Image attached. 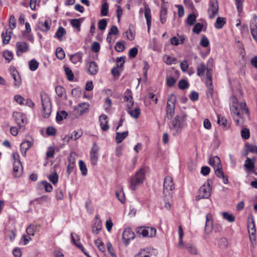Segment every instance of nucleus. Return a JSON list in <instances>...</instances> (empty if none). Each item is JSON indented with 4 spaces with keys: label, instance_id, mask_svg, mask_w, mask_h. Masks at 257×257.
<instances>
[{
    "label": "nucleus",
    "instance_id": "26",
    "mask_svg": "<svg viewBox=\"0 0 257 257\" xmlns=\"http://www.w3.org/2000/svg\"><path fill=\"white\" fill-rule=\"evenodd\" d=\"M51 23L48 20H46L44 22H40L38 28L41 31L47 32L50 29Z\"/></svg>",
    "mask_w": 257,
    "mask_h": 257
},
{
    "label": "nucleus",
    "instance_id": "63",
    "mask_svg": "<svg viewBox=\"0 0 257 257\" xmlns=\"http://www.w3.org/2000/svg\"><path fill=\"white\" fill-rule=\"evenodd\" d=\"M107 26V21L105 19H103L99 21L98 27L100 30H104Z\"/></svg>",
    "mask_w": 257,
    "mask_h": 257
},
{
    "label": "nucleus",
    "instance_id": "6",
    "mask_svg": "<svg viewBox=\"0 0 257 257\" xmlns=\"http://www.w3.org/2000/svg\"><path fill=\"white\" fill-rule=\"evenodd\" d=\"M14 117L20 132H23L25 129V125L27 123V118L26 114L21 112L16 111L13 113Z\"/></svg>",
    "mask_w": 257,
    "mask_h": 257
},
{
    "label": "nucleus",
    "instance_id": "15",
    "mask_svg": "<svg viewBox=\"0 0 257 257\" xmlns=\"http://www.w3.org/2000/svg\"><path fill=\"white\" fill-rule=\"evenodd\" d=\"M145 17L147 21L148 32L149 33L151 26L152 16L151 9L147 4L145 5Z\"/></svg>",
    "mask_w": 257,
    "mask_h": 257
},
{
    "label": "nucleus",
    "instance_id": "28",
    "mask_svg": "<svg viewBox=\"0 0 257 257\" xmlns=\"http://www.w3.org/2000/svg\"><path fill=\"white\" fill-rule=\"evenodd\" d=\"M75 166V159L70 155L68 158V164L67 166V172L70 175L74 170Z\"/></svg>",
    "mask_w": 257,
    "mask_h": 257
},
{
    "label": "nucleus",
    "instance_id": "37",
    "mask_svg": "<svg viewBox=\"0 0 257 257\" xmlns=\"http://www.w3.org/2000/svg\"><path fill=\"white\" fill-rule=\"evenodd\" d=\"M71 236L72 239V241L73 243L79 248L84 253V252H86L85 251V248L83 247V245L81 243H77L75 237L77 238V240H79V236L76 234H74L73 233H71Z\"/></svg>",
    "mask_w": 257,
    "mask_h": 257
},
{
    "label": "nucleus",
    "instance_id": "61",
    "mask_svg": "<svg viewBox=\"0 0 257 257\" xmlns=\"http://www.w3.org/2000/svg\"><path fill=\"white\" fill-rule=\"evenodd\" d=\"M243 2L244 0H235V5L239 14L241 13L242 12Z\"/></svg>",
    "mask_w": 257,
    "mask_h": 257
},
{
    "label": "nucleus",
    "instance_id": "45",
    "mask_svg": "<svg viewBox=\"0 0 257 257\" xmlns=\"http://www.w3.org/2000/svg\"><path fill=\"white\" fill-rule=\"evenodd\" d=\"M68 115V113L65 110H61L57 113L56 119L57 121H60L63 120L64 118H66Z\"/></svg>",
    "mask_w": 257,
    "mask_h": 257
},
{
    "label": "nucleus",
    "instance_id": "16",
    "mask_svg": "<svg viewBox=\"0 0 257 257\" xmlns=\"http://www.w3.org/2000/svg\"><path fill=\"white\" fill-rule=\"evenodd\" d=\"M99 121L100 122V126L102 130L103 131H107L109 128L108 124V116L105 114H102L99 117Z\"/></svg>",
    "mask_w": 257,
    "mask_h": 257
},
{
    "label": "nucleus",
    "instance_id": "20",
    "mask_svg": "<svg viewBox=\"0 0 257 257\" xmlns=\"http://www.w3.org/2000/svg\"><path fill=\"white\" fill-rule=\"evenodd\" d=\"M251 222L248 224V231L250 235V239L251 241L255 240V234L256 232L255 223L253 218V216H251Z\"/></svg>",
    "mask_w": 257,
    "mask_h": 257
},
{
    "label": "nucleus",
    "instance_id": "57",
    "mask_svg": "<svg viewBox=\"0 0 257 257\" xmlns=\"http://www.w3.org/2000/svg\"><path fill=\"white\" fill-rule=\"evenodd\" d=\"M164 59L165 62L167 64L169 65H171L173 63H175L177 61L176 58L170 56L169 55H166L164 57Z\"/></svg>",
    "mask_w": 257,
    "mask_h": 257
},
{
    "label": "nucleus",
    "instance_id": "3",
    "mask_svg": "<svg viewBox=\"0 0 257 257\" xmlns=\"http://www.w3.org/2000/svg\"><path fill=\"white\" fill-rule=\"evenodd\" d=\"M163 194L165 197L171 198L175 189L173 178L170 176H167L164 178L163 185Z\"/></svg>",
    "mask_w": 257,
    "mask_h": 257
},
{
    "label": "nucleus",
    "instance_id": "10",
    "mask_svg": "<svg viewBox=\"0 0 257 257\" xmlns=\"http://www.w3.org/2000/svg\"><path fill=\"white\" fill-rule=\"evenodd\" d=\"M135 233L131 228H125L122 234V239L124 244L127 246L131 240L135 238Z\"/></svg>",
    "mask_w": 257,
    "mask_h": 257
},
{
    "label": "nucleus",
    "instance_id": "8",
    "mask_svg": "<svg viewBox=\"0 0 257 257\" xmlns=\"http://www.w3.org/2000/svg\"><path fill=\"white\" fill-rule=\"evenodd\" d=\"M41 101L43 107L42 115L44 117L48 118L51 112V103L50 98L41 95Z\"/></svg>",
    "mask_w": 257,
    "mask_h": 257
},
{
    "label": "nucleus",
    "instance_id": "41",
    "mask_svg": "<svg viewBox=\"0 0 257 257\" xmlns=\"http://www.w3.org/2000/svg\"><path fill=\"white\" fill-rule=\"evenodd\" d=\"M37 228L38 227L36 225H29L26 229V232L27 234L29 236H34L37 229Z\"/></svg>",
    "mask_w": 257,
    "mask_h": 257
},
{
    "label": "nucleus",
    "instance_id": "49",
    "mask_svg": "<svg viewBox=\"0 0 257 257\" xmlns=\"http://www.w3.org/2000/svg\"><path fill=\"white\" fill-rule=\"evenodd\" d=\"M82 134L83 132L81 130H79L77 131H74L71 133L70 138L76 141L80 138L82 136Z\"/></svg>",
    "mask_w": 257,
    "mask_h": 257
},
{
    "label": "nucleus",
    "instance_id": "60",
    "mask_svg": "<svg viewBox=\"0 0 257 257\" xmlns=\"http://www.w3.org/2000/svg\"><path fill=\"white\" fill-rule=\"evenodd\" d=\"M80 20V19H74L71 20L70 21L71 26L77 29H79V30H80L81 26V22Z\"/></svg>",
    "mask_w": 257,
    "mask_h": 257
},
{
    "label": "nucleus",
    "instance_id": "56",
    "mask_svg": "<svg viewBox=\"0 0 257 257\" xmlns=\"http://www.w3.org/2000/svg\"><path fill=\"white\" fill-rule=\"evenodd\" d=\"M188 81L185 79H181L178 82V87L180 89L184 90L189 87Z\"/></svg>",
    "mask_w": 257,
    "mask_h": 257
},
{
    "label": "nucleus",
    "instance_id": "21",
    "mask_svg": "<svg viewBox=\"0 0 257 257\" xmlns=\"http://www.w3.org/2000/svg\"><path fill=\"white\" fill-rule=\"evenodd\" d=\"M38 189L42 190L45 189L46 192H51L53 191L52 185L47 181H42L38 183L37 186Z\"/></svg>",
    "mask_w": 257,
    "mask_h": 257
},
{
    "label": "nucleus",
    "instance_id": "43",
    "mask_svg": "<svg viewBox=\"0 0 257 257\" xmlns=\"http://www.w3.org/2000/svg\"><path fill=\"white\" fill-rule=\"evenodd\" d=\"M66 34V31L65 29L62 27H59L57 29L54 37L57 38L59 40L65 35Z\"/></svg>",
    "mask_w": 257,
    "mask_h": 257
},
{
    "label": "nucleus",
    "instance_id": "40",
    "mask_svg": "<svg viewBox=\"0 0 257 257\" xmlns=\"http://www.w3.org/2000/svg\"><path fill=\"white\" fill-rule=\"evenodd\" d=\"M206 86L207 89L206 92V96L207 97H211L213 95L214 89L212 82H205Z\"/></svg>",
    "mask_w": 257,
    "mask_h": 257
},
{
    "label": "nucleus",
    "instance_id": "50",
    "mask_svg": "<svg viewBox=\"0 0 257 257\" xmlns=\"http://www.w3.org/2000/svg\"><path fill=\"white\" fill-rule=\"evenodd\" d=\"M222 216L224 219L227 220L229 222H233L235 221V219L234 215L231 214H229L227 212H223Z\"/></svg>",
    "mask_w": 257,
    "mask_h": 257
},
{
    "label": "nucleus",
    "instance_id": "32",
    "mask_svg": "<svg viewBox=\"0 0 257 257\" xmlns=\"http://www.w3.org/2000/svg\"><path fill=\"white\" fill-rule=\"evenodd\" d=\"M244 166L248 171H252L255 167L254 159L252 160L247 157L245 161Z\"/></svg>",
    "mask_w": 257,
    "mask_h": 257
},
{
    "label": "nucleus",
    "instance_id": "31",
    "mask_svg": "<svg viewBox=\"0 0 257 257\" xmlns=\"http://www.w3.org/2000/svg\"><path fill=\"white\" fill-rule=\"evenodd\" d=\"M128 135V131L122 133L116 132L115 135V141L117 144L121 143Z\"/></svg>",
    "mask_w": 257,
    "mask_h": 257
},
{
    "label": "nucleus",
    "instance_id": "14",
    "mask_svg": "<svg viewBox=\"0 0 257 257\" xmlns=\"http://www.w3.org/2000/svg\"><path fill=\"white\" fill-rule=\"evenodd\" d=\"M22 165L20 160L15 161L13 164V175L14 177L18 178L21 176Z\"/></svg>",
    "mask_w": 257,
    "mask_h": 257
},
{
    "label": "nucleus",
    "instance_id": "18",
    "mask_svg": "<svg viewBox=\"0 0 257 257\" xmlns=\"http://www.w3.org/2000/svg\"><path fill=\"white\" fill-rule=\"evenodd\" d=\"M124 101L128 102L127 108H132L134 105V100L132 91L130 89H127L124 92Z\"/></svg>",
    "mask_w": 257,
    "mask_h": 257
},
{
    "label": "nucleus",
    "instance_id": "62",
    "mask_svg": "<svg viewBox=\"0 0 257 257\" xmlns=\"http://www.w3.org/2000/svg\"><path fill=\"white\" fill-rule=\"evenodd\" d=\"M241 137L245 140L248 139L250 137L249 130L247 128H244L241 131Z\"/></svg>",
    "mask_w": 257,
    "mask_h": 257
},
{
    "label": "nucleus",
    "instance_id": "24",
    "mask_svg": "<svg viewBox=\"0 0 257 257\" xmlns=\"http://www.w3.org/2000/svg\"><path fill=\"white\" fill-rule=\"evenodd\" d=\"M167 8L165 4L161 5V10L160 12V19L161 23L164 24L167 20Z\"/></svg>",
    "mask_w": 257,
    "mask_h": 257
},
{
    "label": "nucleus",
    "instance_id": "34",
    "mask_svg": "<svg viewBox=\"0 0 257 257\" xmlns=\"http://www.w3.org/2000/svg\"><path fill=\"white\" fill-rule=\"evenodd\" d=\"M55 91L59 97L66 98V91L65 89L61 85H57L55 87Z\"/></svg>",
    "mask_w": 257,
    "mask_h": 257
},
{
    "label": "nucleus",
    "instance_id": "44",
    "mask_svg": "<svg viewBox=\"0 0 257 257\" xmlns=\"http://www.w3.org/2000/svg\"><path fill=\"white\" fill-rule=\"evenodd\" d=\"M39 65V62L35 59L31 60L29 62V68L32 71L36 70L38 68Z\"/></svg>",
    "mask_w": 257,
    "mask_h": 257
},
{
    "label": "nucleus",
    "instance_id": "19",
    "mask_svg": "<svg viewBox=\"0 0 257 257\" xmlns=\"http://www.w3.org/2000/svg\"><path fill=\"white\" fill-rule=\"evenodd\" d=\"M102 228V222L98 215L95 216L94 222L92 227V231L95 234H98Z\"/></svg>",
    "mask_w": 257,
    "mask_h": 257
},
{
    "label": "nucleus",
    "instance_id": "1",
    "mask_svg": "<svg viewBox=\"0 0 257 257\" xmlns=\"http://www.w3.org/2000/svg\"><path fill=\"white\" fill-rule=\"evenodd\" d=\"M230 109L231 113L236 114L237 116H240V111L239 109L242 111H244L245 113L249 114V109L246 106L245 102L238 103L237 98L233 95L230 99Z\"/></svg>",
    "mask_w": 257,
    "mask_h": 257
},
{
    "label": "nucleus",
    "instance_id": "64",
    "mask_svg": "<svg viewBox=\"0 0 257 257\" xmlns=\"http://www.w3.org/2000/svg\"><path fill=\"white\" fill-rule=\"evenodd\" d=\"M200 44L203 47H207L209 45V41L205 35H203Z\"/></svg>",
    "mask_w": 257,
    "mask_h": 257
},
{
    "label": "nucleus",
    "instance_id": "22",
    "mask_svg": "<svg viewBox=\"0 0 257 257\" xmlns=\"http://www.w3.org/2000/svg\"><path fill=\"white\" fill-rule=\"evenodd\" d=\"M213 227L212 216L210 213L206 215V223L205 226V232L208 233L212 229Z\"/></svg>",
    "mask_w": 257,
    "mask_h": 257
},
{
    "label": "nucleus",
    "instance_id": "23",
    "mask_svg": "<svg viewBox=\"0 0 257 257\" xmlns=\"http://www.w3.org/2000/svg\"><path fill=\"white\" fill-rule=\"evenodd\" d=\"M215 170V175L219 178L223 179V182L225 184L228 183V179L227 176H225L222 170V166L216 168Z\"/></svg>",
    "mask_w": 257,
    "mask_h": 257
},
{
    "label": "nucleus",
    "instance_id": "35",
    "mask_svg": "<svg viewBox=\"0 0 257 257\" xmlns=\"http://www.w3.org/2000/svg\"><path fill=\"white\" fill-rule=\"evenodd\" d=\"M115 196L116 198L120 201L122 203H124L125 201L124 193L123 191L122 186H120L119 189L117 190L115 192Z\"/></svg>",
    "mask_w": 257,
    "mask_h": 257
},
{
    "label": "nucleus",
    "instance_id": "30",
    "mask_svg": "<svg viewBox=\"0 0 257 257\" xmlns=\"http://www.w3.org/2000/svg\"><path fill=\"white\" fill-rule=\"evenodd\" d=\"M250 30L253 39L257 42V22L255 21L250 23Z\"/></svg>",
    "mask_w": 257,
    "mask_h": 257
},
{
    "label": "nucleus",
    "instance_id": "59",
    "mask_svg": "<svg viewBox=\"0 0 257 257\" xmlns=\"http://www.w3.org/2000/svg\"><path fill=\"white\" fill-rule=\"evenodd\" d=\"M3 56L8 62H10L13 58V54L10 51L6 50L3 52Z\"/></svg>",
    "mask_w": 257,
    "mask_h": 257
},
{
    "label": "nucleus",
    "instance_id": "33",
    "mask_svg": "<svg viewBox=\"0 0 257 257\" xmlns=\"http://www.w3.org/2000/svg\"><path fill=\"white\" fill-rule=\"evenodd\" d=\"M207 69L205 64L203 62L199 64L197 66V75L200 77L203 76Z\"/></svg>",
    "mask_w": 257,
    "mask_h": 257
},
{
    "label": "nucleus",
    "instance_id": "11",
    "mask_svg": "<svg viewBox=\"0 0 257 257\" xmlns=\"http://www.w3.org/2000/svg\"><path fill=\"white\" fill-rule=\"evenodd\" d=\"M186 115H176L174 120L172 121L173 127L177 130L178 132L179 130L181 131L183 127L184 122L186 119Z\"/></svg>",
    "mask_w": 257,
    "mask_h": 257
},
{
    "label": "nucleus",
    "instance_id": "9",
    "mask_svg": "<svg viewBox=\"0 0 257 257\" xmlns=\"http://www.w3.org/2000/svg\"><path fill=\"white\" fill-rule=\"evenodd\" d=\"M219 5L218 0H209L207 13L210 19H213L218 14Z\"/></svg>",
    "mask_w": 257,
    "mask_h": 257
},
{
    "label": "nucleus",
    "instance_id": "47",
    "mask_svg": "<svg viewBox=\"0 0 257 257\" xmlns=\"http://www.w3.org/2000/svg\"><path fill=\"white\" fill-rule=\"evenodd\" d=\"M185 247L187 249L188 251L191 254L196 255L198 251L196 247L192 244H187L185 245Z\"/></svg>",
    "mask_w": 257,
    "mask_h": 257
},
{
    "label": "nucleus",
    "instance_id": "39",
    "mask_svg": "<svg viewBox=\"0 0 257 257\" xmlns=\"http://www.w3.org/2000/svg\"><path fill=\"white\" fill-rule=\"evenodd\" d=\"M127 111L132 117L135 118H138L141 113V109L139 107H136L133 110L128 108Z\"/></svg>",
    "mask_w": 257,
    "mask_h": 257
},
{
    "label": "nucleus",
    "instance_id": "36",
    "mask_svg": "<svg viewBox=\"0 0 257 257\" xmlns=\"http://www.w3.org/2000/svg\"><path fill=\"white\" fill-rule=\"evenodd\" d=\"M82 54L80 52L76 53L70 55V59L74 64H77L78 62H81L82 61Z\"/></svg>",
    "mask_w": 257,
    "mask_h": 257
},
{
    "label": "nucleus",
    "instance_id": "53",
    "mask_svg": "<svg viewBox=\"0 0 257 257\" xmlns=\"http://www.w3.org/2000/svg\"><path fill=\"white\" fill-rule=\"evenodd\" d=\"M64 70L67 75V79L70 81H73L74 79V74L72 70L68 67H64Z\"/></svg>",
    "mask_w": 257,
    "mask_h": 257
},
{
    "label": "nucleus",
    "instance_id": "29",
    "mask_svg": "<svg viewBox=\"0 0 257 257\" xmlns=\"http://www.w3.org/2000/svg\"><path fill=\"white\" fill-rule=\"evenodd\" d=\"M209 164L210 166L214 167V169L220 166H222L220 158L216 156L213 158H210L209 160Z\"/></svg>",
    "mask_w": 257,
    "mask_h": 257
},
{
    "label": "nucleus",
    "instance_id": "55",
    "mask_svg": "<svg viewBox=\"0 0 257 257\" xmlns=\"http://www.w3.org/2000/svg\"><path fill=\"white\" fill-rule=\"evenodd\" d=\"M108 13V4L105 2L102 4L101 8V16H106Z\"/></svg>",
    "mask_w": 257,
    "mask_h": 257
},
{
    "label": "nucleus",
    "instance_id": "27",
    "mask_svg": "<svg viewBox=\"0 0 257 257\" xmlns=\"http://www.w3.org/2000/svg\"><path fill=\"white\" fill-rule=\"evenodd\" d=\"M98 71V67L97 63L94 61L89 63L88 72L90 75H95Z\"/></svg>",
    "mask_w": 257,
    "mask_h": 257
},
{
    "label": "nucleus",
    "instance_id": "7",
    "mask_svg": "<svg viewBox=\"0 0 257 257\" xmlns=\"http://www.w3.org/2000/svg\"><path fill=\"white\" fill-rule=\"evenodd\" d=\"M211 194V187L208 182L207 184H204L199 189L198 194L196 197V200L199 201L201 199H208Z\"/></svg>",
    "mask_w": 257,
    "mask_h": 257
},
{
    "label": "nucleus",
    "instance_id": "38",
    "mask_svg": "<svg viewBox=\"0 0 257 257\" xmlns=\"http://www.w3.org/2000/svg\"><path fill=\"white\" fill-rule=\"evenodd\" d=\"M226 23V19L223 17H218L214 24V27L217 29H221Z\"/></svg>",
    "mask_w": 257,
    "mask_h": 257
},
{
    "label": "nucleus",
    "instance_id": "51",
    "mask_svg": "<svg viewBox=\"0 0 257 257\" xmlns=\"http://www.w3.org/2000/svg\"><path fill=\"white\" fill-rule=\"evenodd\" d=\"M56 55L58 59L63 60L65 58V54L62 48L58 47L56 50Z\"/></svg>",
    "mask_w": 257,
    "mask_h": 257
},
{
    "label": "nucleus",
    "instance_id": "42",
    "mask_svg": "<svg viewBox=\"0 0 257 257\" xmlns=\"http://www.w3.org/2000/svg\"><path fill=\"white\" fill-rule=\"evenodd\" d=\"M49 180L54 185L56 184L58 181L59 176L56 172H54L48 176Z\"/></svg>",
    "mask_w": 257,
    "mask_h": 257
},
{
    "label": "nucleus",
    "instance_id": "4",
    "mask_svg": "<svg viewBox=\"0 0 257 257\" xmlns=\"http://www.w3.org/2000/svg\"><path fill=\"white\" fill-rule=\"evenodd\" d=\"M176 100V96L174 94H171L169 96L167 103L166 115L168 119H171L174 115Z\"/></svg>",
    "mask_w": 257,
    "mask_h": 257
},
{
    "label": "nucleus",
    "instance_id": "46",
    "mask_svg": "<svg viewBox=\"0 0 257 257\" xmlns=\"http://www.w3.org/2000/svg\"><path fill=\"white\" fill-rule=\"evenodd\" d=\"M95 245L97 246L99 251L104 252L105 251V246L104 243L99 239H96L94 242Z\"/></svg>",
    "mask_w": 257,
    "mask_h": 257
},
{
    "label": "nucleus",
    "instance_id": "58",
    "mask_svg": "<svg viewBox=\"0 0 257 257\" xmlns=\"http://www.w3.org/2000/svg\"><path fill=\"white\" fill-rule=\"evenodd\" d=\"M203 27V25L202 23H197L194 25L192 31L195 33L199 34L202 31Z\"/></svg>",
    "mask_w": 257,
    "mask_h": 257
},
{
    "label": "nucleus",
    "instance_id": "2",
    "mask_svg": "<svg viewBox=\"0 0 257 257\" xmlns=\"http://www.w3.org/2000/svg\"><path fill=\"white\" fill-rule=\"evenodd\" d=\"M145 169L142 168L130 178L129 180L130 188L132 190H136L141 185L143 184L145 179Z\"/></svg>",
    "mask_w": 257,
    "mask_h": 257
},
{
    "label": "nucleus",
    "instance_id": "48",
    "mask_svg": "<svg viewBox=\"0 0 257 257\" xmlns=\"http://www.w3.org/2000/svg\"><path fill=\"white\" fill-rule=\"evenodd\" d=\"M79 166L82 175L83 176H86L87 174V169L84 161L81 160H79Z\"/></svg>",
    "mask_w": 257,
    "mask_h": 257
},
{
    "label": "nucleus",
    "instance_id": "12",
    "mask_svg": "<svg viewBox=\"0 0 257 257\" xmlns=\"http://www.w3.org/2000/svg\"><path fill=\"white\" fill-rule=\"evenodd\" d=\"M17 55L18 56L21 55L23 53L27 52L29 51V47L28 44L25 42H18L16 43Z\"/></svg>",
    "mask_w": 257,
    "mask_h": 257
},
{
    "label": "nucleus",
    "instance_id": "25",
    "mask_svg": "<svg viewBox=\"0 0 257 257\" xmlns=\"http://www.w3.org/2000/svg\"><path fill=\"white\" fill-rule=\"evenodd\" d=\"M33 145L32 142L30 141H25L22 143L20 146V150L22 155L24 156L26 155V152Z\"/></svg>",
    "mask_w": 257,
    "mask_h": 257
},
{
    "label": "nucleus",
    "instance_id": "17",
    "mask_svg": "<svg viewBox=\"0 0 257 257\" xmlns=\"http://www.w3.org/2000/svg\"><path fill=\"white\" fill-rule=\"evenodd\" d=\"M11 75L14 79V85L16 87H19L21 84V78L19 72L15 67L11 68Z\"/></svg>",
    "mask_w": 257,
    "mask_h": 257
},
{
    "label": "nucleus",
    "instance_id": "13",
    "mask_svg": "<svg viewBox=\"0 0 257 257\" xmlns=\"http://www.w3.org/2000/svg\"><path fill=\"white\" fill-rule=\"evenodd\" d=\"M89 107L88 102H82L75 106V110L77 111L79 115H82L88 111Z\"/></svg>",
    "mask_w": 257,
    "mask_h": 257
},
{
    "label": "nucleus",
    "instance_id": "52",
    "mask_svg": "<svg viewBox=\"0 0 257 257\" xmlns=\"http://www.w3.org/2000/svg\"><path fill=\"white\" fill-rule=\"evenodd\" d=\"M152 254L145 249H141L140 252L135 257H151Z\"/></svg>",
    "mask_w": 257,
    "mask_h": 257
},
{
    "label": "nucleus",
    "instance_id": "54",
    "mask_svg": "<svg viewBox=\"0 0 257 257\" xmlns=\"http://www.w3.org/2000/svg\"><path fill=\"white\" fill-rule=\"evenodd\" d=\"M196 21V16L194 14H190L187 19V22L189 25H193Z\"/></svg>",
    "mask_w": 257,
    "mask_h": 257
},
{
    "label": "nucleus",
    "instance_id": "5",
    "mask_svg": "<svg viewBox=\"0 0 257 257\" xmlns=\"http://www.w3.org/2000/svg\"><path fill=\"white\" fill-rule=\"evenodd\" d=\"M157 230L151 226H140L137 228L136 232L140 236L144 237H153L156 235Z\"/></svg>",
    "mask_w": 257,
    "mask_h": 257
}]
</instances>
